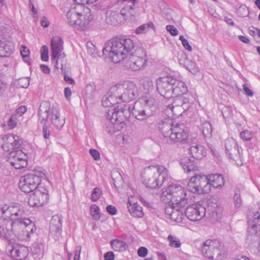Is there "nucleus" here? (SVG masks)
<instances>
[{
    "label": "nucleus",
    "mask_w": 260,
    "mask_h": 260,
    "mask_svg": "<svg viewBox=\"0 0 260 260\" xmlns=\"http://www.w3.org/2000/svg\"><path fill=\"white\" fill-rule=\"evenodd\" d=\"M134 48L133 40L129 38H114L109 40L103 49L112 61L118 63L129 56Z\"/></svg>",
    "instance_id": "nucleus-1"
},
{
    "label": "nucleus",
    "mask_w": 260,
    "mask_h": 260,
    "mask_svg": "<svg viewBox=\"0 0 260 260\" xmlns=\"http://www.w3.org/2000/svg\"><path fill=\"white\" fill-rule=\"evenodd\" d=\"M161 200L167 206L184 207L187 203L185 188L181 185H170L162 192Z\"/></svg>",
    "instance_id": "nucleus-2"
},
{
    "label": "nucleus",
    "mask_w": 260,
    "mask_h": 260,
    "mask_svg": "<svg viewBox=\"0 0 260 260\" xmlns=\"http://www.w3.org/2000/svg\"><path fill=\"white\" fill-rule=\"evenodd\" d=\"M201 252L204 257L210 260H223L228 253L221 242L215 239H208L203 243Z\"/></svg>",
    "instance_id": "nucleus-3"
},
{
    "label": "nucleus",
    "mask_w": 260,
    "mask_h": 260,
    "mask_svg": "<svg viewBox=\"0 0 260 260\" xmlns=\"http://www.w3.org/2000/svg\"><path fill=\"white\" fill-rule=\"evenodd\" d=\"M145 173L152 176L147 182V186L151 188L159 187L162 185L168 177L167 169L162 166H150L144 169Z\"/></svg>",
    "instance_id": "nucleus-4"
},
{
    "label": "nucleus",
    "mask_w": 260,
    "mask_h": 260,
    "mask_svg": "<svg viewBox=\"0 0 260 260\" xmlns=\"http://www.w3.org/2000/svg\"><path fill=\"white\" fill-rule=\"evenodd\" d=\"M161 133L174 142H186L189 138L188 129L183 124H173L171 128L164 125L161 127Z\"/></svg>",
    "instance_id": "nucleus-5"
},
{
    "label": "nucleus",
    "mask_w": 260,
    "mask_h": 260,
    "mask_svg": "<svg viewBox=\"0 0 260 260\" xmlns=\"http://www.w3.org/2000/svg\"><path fill=\"white\" fill-rule=\"evenodd\" d=\"M44 173L38 172L37 174H29L21 177L19 182L20 189L23 192L28 193L37 189L39 186L44 184L43 181Z\"/></svg>",
    "instance_id": "nucleus-6"
},
{
    "label": "nucleus",
    "mask_w": 260,
    "mask_h": 260,
    "mask_svg": "<svg viewBox=\"0 0 260 260\" xmlns=\"http://www.w3.org/2000/svg\"><path fill=\"white\" fill-rule=\"evenodd\" d=\"M207 175L197 174L190 178L187 186L188 191L198 194L207 193L210 191Z\"/></svg>",
    "instance_id": "nucleus-7"
},
{
    "label": "nucleus",
    "mask_w": 260,
    "mask_h": 260,
    "mask_svg": "<svg viewBox=\"0 0 260 260\" xmlns=\"http://www.w3.org/2000/svg\"><path fill=\"white\" fill-rule=\"evenodd\" d=\"M123 87L121 85L114 86L111 88L109 92L102 100V105L106 107L114 106L115 108L120 107V105L124 106L123 103L125 101L123 99L121 91Z\"/></svg>",
    "instance_id": "nucleus-8"
},
{
    "label": "nucleus",
    "mask_w": 260,
    "mask_h": 260,
    "mask_svg": "<svg viewBox=\"0 0 260 260\" xmlns=\"http://www.w3.org/2000/svg\"><path fill=\"white\" fill-rule=\"evenodd\" d=\"M49 199L47 186L43 184L41 186H39V187L30 194L28 204L31 207H41L46 205L49 202Z\"/></svg>",
    "instance_id": "nucleus-9"
},
{
    "label": "nucleus",
    "mask_w": 260,
    "mask_h": 260,
    "mask_svg": "<svg viewBox=\"0 0 260 260\" xmlns=\"http://www.w3.org/2000/svg\"><path fill=\"white\" fill-rule=\"evenodd\" d=\"M127 66L132 70L138 71L144 68L147 62L146 51L143 49H138L129 54Z\"/></svg>",
    "instance_id": "nucleus-10"
},
{
    "label": "nucleus",
    "mask_w": 260,
    "mask_h": 260,
    "mask_svg": "<svg viewBox=\"0 0 260 260\" xmlns=\"http://www.w3.org/2000/svg\"><path fill=\"white\" fill-rule=\"evenodd\" d=\"M12 228L19 238L25 239L34 232L35 226L29 219L24 218L18 221H14L12 223Z\"/></svg>",
    "instance_id": "nucleus-11"
},
{
    "label": "nucleus",
    "mask_w": 260,
    "mask_h": 260,
    "mask_svg": "<svg viewBox=\"0 0 260 260\" xmlns=\"http://www.w3.org/2000/svg\"><path fill=\"white\" fill-rule=\"evenodd\" d=\"M175 83V79L167 76L160 77L157 80V90L160 95L166 98L172 97V86Z\"/></svg>",
    "instance_id": "nucleus-12"
},
{
    "label": "nucleus",
    "mask_w": 260,
    "mask_h": 260,
    "mask_svg": "<svg viewBox=\"0 0 260 260\" xmlns=\"http://www.w3.org/2000/svg\"><path fill=\"white\" fill-rule=\"evenodd\" d=\"M8 161L16 169L26 167L28 164V156L22 150L12 151L10 152Z\"/></svg>",
    "instance_id": "nucleus-13"
},
{
    "label": "nucleus",
    "mask_w": 260,
    "mask_h": 260,
    "mask_svg": "<svg viewBox=\"0 0 260 260\" xmlns=\"http://www.w3.org/2000/svg\"><path fill=\"white\" fill-rule=\"evenodd\" d=\"M206 209L199 203L188 206L185 210V215L188 219L191 221H198L201 219L205 215Z\"/></svg>",
    "instance_id": "nucleus-14"
},
{
    "label": "nucleus",
    "mask_w": 260,
    "mask_h": 260,
    "mask_svg": "<svg viewBox=\"0 0 260 260\" xmlns=\"http://www.w3.org/2000/svg\"><path fill=\"white\" fill-rule=\"evenodd\" d=\"M154 101L146 97L137 101L134 106L135 114L137 116H145L146 112L153 105Z\"/></svg>",
    "instance_id": "nucleus-15"
},
{
    "label": "nucleus",
    "mask_w": 260,
    "mask_h": 260,
    "mask_svg": "<svg viewBox=\"0 0 260 260\" xmlns=\"http://www.w3.org/2000/svg\"><path fill=\"white\" fill-rule=\"evenodd\" d=\"M2 210L4 214L6 213V216L14 221L22 220L24 215V210L20 205H10L7 207L6 209L3 207Z\"/></svg>",
    "instance_id": "nucleus-16"
},
{
    "label": "nucleus",
    "mask_w": 260,
    "mask_h": 260,
    "mask_svg": "<svg viewBox=\"0 0 260 260\" xmlns=\"http://www.w3.org/2000/svg\"><path fill=\"white\" fill-rule=\"evenodd\" d=\"M51 58L52 60L56 59V66L58 65L59 57L61 56V52L63 50V41L58 36H54L51 41Z\"/></svg>",
    "instance_id": "nucleus-17"
},
{
    "label": "nucleus",
    "mask_w": 260,
    "mask_h": 260,
    "mask_svg": "<svg viewBox=\"0 0 260 260\" xmlns=\"http://www.w3.org/2000/svg\"><path fill=\"white\" fill-rule=\"evenodd\" d=\"M20 146V140L17 136L8 135L3 138L2 148L6 151L19 148Z\"/></svg>",
    "instance_id": "nucleus-18"
},
{
    "label": "nucleus",
    "mask_w": 260,
    "mask_h": 260,
    "mask_svg": "<svg viewBox=\"0 0 260 260\" xmlns=\"http://www.w3.org/2000/svg\"><path fill=\"white\" fill-rule=\"evenodd\" d=\"M127 208L131 215L134 217L140 218L144 215L142 207L138 205L137 198L133 196L128 197Z\"/></svg>",
    "instance_id": "nucleus-19"
},
{
    "label": "nucleus",
    "mask_w": 260,
    "mask_h": 260,
    "mask_svg": "<svg viewBox=\"0 0 260 260\" xmlns=\"http://www.w3.org/2000/svg\"><path fill=\"white\" fill-rule=\"evenodd\" d=\"M124 106L120 105V107L115 108L114 109L109 110L107 113L108 119L113 123L120 124L124 121L123 113Z\"/></svg>",
    "instance_id": "nucleus-20"
},
{
    "label": "nucleus",
    "mask_w": 260,
    "mask_h": 260,
    "mask_svg": "<svg viewBox=\"0 0 260 260\" xmlns=\"http://www.w3.org/2000/svg\"><path fill=\"white\" fill-rule=\"evenodd\" d=\"M183 208L167 206L165 209V213L171 220L179 222L182 220V213L180 210Z\"/></svg>",
    "instance_id": "nucleus-21"
},
{
    "label": "nucleus",
    "mask_w": 260,
    "mask_h": 260,
    "mask_svg": "<svg viewBox=\"0 0 260 260\" xmlns=\"http://www.w3.org/2000/svg\"><path fill=\"white\" fill-rule=\"evenodd\" d=\"M28 252V250L26 247L18 244L13 245L11 250V256L14 258H19L20 259L26 257Z\"/></svg>",
    "instance_id": "nucleus-22"
},
{
    "label": "nucleus",
    "mask_w": 260,
    "mask_h": 260,
    "mask_svg": "<svg viewBox=\"0 0 260 260\" xmlns=\"http://www.w3.org/2000/svg\"><path fill=\"white\" fill-rule=\"evenodd\" d=\"M187 88L184 82L177 81L175 79V83L172 86V96L174 95L177 99L187 92Z\"/></svg>",
    "instance_id": "nucleus-23"
},
{
    "label": "nucleus",
    "mask_w": 260,
    "mask_h": 260,
    "mask_svg": "<svg viewBox=\"0 0 260 260\" xmlns=\"http://www.w3.org/2000/svg\"><path fill=\"white\" fill-rule=\"evenodd\" d=\"M208 179V184L210 187L213 186L214 188H220L223 186L224 184V179L222 175L219 174H210L207 175Z\"/></svg>",
    "instance_id": "nucleus-24"
},
{
    "label": "nucleus",
    "mask_w": 260,
    "mask_h": 260,
    "mask_svg": "<svg viewBox=\"0 0 260 260\" xmlns=\"http://www.w3.org/2000/svg\"><path fill=\"white\" fill-rule=\"evenodd\" d=\"M181 165L187 173L197 171L198 167L194 159L184 156L181 159Z\"/></svg>",
    "instance_id": "nucleus-25"
},
{
    "label": "nucleus",
    "mask_w": 260,
    "mask_h": 260,
    "mask_svg": "<svg viewBox=\"0 0 260 260\" xmlns=\"http://www.w3.org/2000/svg\"><path fill=\"white\" fill-rule=\"evenodd\" d=\"M110 246L113 250L116 252H123L126 250L127 244L121 240L115 239L110 241Z\"/></svg>",
    "instance_id": "nucleus-26"
},
{
    "label": "nucleus",
    "mask_w": 260,
    "mask_h": 260,
    "mask_svg": "<svg viewBox=\"0 0 260 260\" xmlns=\"http://www.w3.org/2000/svg\"><path fill=\"white\" fill-rule=\"evenodd\" d=\"M192 159H200L206 154L205 148L202 145L192 146L190 148Z\"/></svg>",
    "instance_id": "nucleus-27"
},
{
    "label": "nucleus",
    "mask_w": 260,
    "mask_h": 260,
    "mask_svg": "<svg viewBox=\"0 0 260 260\" xmlns=\"http://www.w3.org/2000/svg\"><path fill=\"white\" fill-rule=\"evenodd\" d=\"M62 221L58 216H54L50 221V229L55 232L59 233L61 231Z\"/></svg>",
    "instance_id": "nucleus-28"
},
{
    "label": "nucleus",
    "mask_w": 260,
    "mask_h": 260,
    "mask_svg": "<svg viewBox=\"0 0 260 260\" xmlns=\"http://www.w3.org/2000/svg\"><path fill=\"white\" fill-rule=\"evenodd\" d=\"M225 148L226 151L231 154L237 150V143L234 139L228 138L225 141Z\"/></svg>",
    "instance_id": "nucleus-29"
},
{
    "label": "nucleus",
    "mask_w": 260,
    "mask_h": 260,
    "mask_svg": "<svg viewBox=\"0 0 260 260\" xmlns=\"http://www.w3.org/2000/svg\"><path fill=\"white\" fill-rule=\"evenodd\" d=\"M167 240L169 245L172 248H178L181 246V242L179 239L173 235H169L168 236Z\"/></svg>",
    "instance_id": "nucleus-30"
},
{
    "label": "nucleus",
    "mask_w": 260,
    "mask_h": 260,
    "mask_svg": "<svg viewBox=\"0 0 260 260\" xmlns=\"http://www.w3.org/2000/svg\"><path fill=\"white\" fill-rule=\"evenodd\" d=\"M90 213L93 219L98 220L100 219L101 214L100 208L96 205L93 204L91 205L90 207Z\"/></svg>",
    "instance_id": "nucleus-31"
},
{
    "label": "nucleus",
    "mask_w": 260,
    "mask_h": 260,
    "mask_svg": "<svg viewBox=\"0 0 260 260\" xmlns=\"http://www.w3.org/2000/svg\"><path fill=\"white\" fill-rule=\"evenodd\" d=\"M133 5L126 6L123 7L121 11V14L124 17H131L135 14V10Z\"/></svg>",
    "instance_id": "nucleus-32"
},
{
    "label": "nucleus",
    "mask_w": 260,
    "mask_h": 260,
    "mask_svg": "<svg viewBox=\"0 0 260 260\" xmlns=\"http://www.w3.org/2000/svg\"><path fill=\"white\" fill-rule=\"evenodd\" d=\"M52 123L57 127L61 126L64 124L63 120L60 118L58 111H56L52 114Z\"/></svg>",
    "instance_id": "nucleus-33"
},
{
    "label": "nucleus",
    "mask_w": 260,
    "mask_h": 260,
    "mask_svg": "<svg viewBox=\"0 0 260 260\" xmlns=\"http://www.w3.org/2000/svg\"><path fill=\"white\" fill-rule=\"evenodd\" d=\"M150 27H154V25L152 22L149 23L148 24H144L138 27L136 29V34L139 35L141 34L145 33L147 31Z\"/></svg>",
    "instance_id": "nucleus-34"
},
{
    "label": "nucleus",
    "mask_w": 260,
    "mask_h": 260,
    "mask_svg": "<svg viewBox=\"0 0 260 260\" xmlns=\"http://www.w3.org/2000/svg\"><path fill=\"white\" fill-rule=\"evenodd\" d=\"M202 132L205 137H209L211 135L212 128L209 122H205L202 125Z\"/></svg>",
    "instance_id": "nucleus-35"
},
{
    "label": "nucleus",
    "mask_w": 260,
    "mask_h": 260,
    "mask_svg": "<svg viewBox=\"0 0 260 260\" xmlns=\"http://www.w3.org/2000/svg\"><path fill=\"white\" fill-rule=\"evenodd\" d=\"M240 137L243 141H248L252 139L253 134L248 130H245L240 133Z\"/></svg>",
    "instance_id": "nucleus-36"
},
{
    "label": "nucleus",
    "mask_w": 260,
    "mask_h": 260,
    "mask_svg": "<svg viewBox=\"0 0 260 260\" xmlns=\"http://www.w3.org/2000/svg\"><path fill=\"white\" fill-rule=\"evenodd\" d=\"M102 191L99 188L96 187L93 189L91 194V199L93 202H96L101 197Z\"/></svg>",
    "instance_id": "nucleus-37"
},
{
    "label": "nucleus",
    "mask_w": 260,
    "mask_h": 260,
    "mask_svg": "<svg viewBox=\"0 0 260 260\" xmlns=\"http://www.w3.org/2000/svg\"><path fill=\"white\" fill-rule=\"evenodd\" d=\"M12 52L7 45L0 46V57H7Z\"/></svg>",
    "instance_id": "nucleus-38"
},
{
    "label": "nucleus",
    "mask_w": 260,
    "mask_h": 260,
    "mask_svg": "<svg viewBox=\"0 0 260 260\" xmlns=\"http://www.w3.org/2000/svg\"><path fill=\"white\" fill-rule=\"evenodd\" d=\"M41 57L43 61H47L48 60V48L47 46H43L41 49Z\"/></svg>",
    "instance_id": "nucleus-39"
},
{
    "label": "nucleus",
    "mask_w": 260,
    "mask_h": 260,
    "mask_svg": "<svg viewBox=\"0 0 260 260\" xmlns=\"http://www.w3.org/2000/svg\"><path fill=\"white\" fill-rule=\"evenodd\" d=\"M20 54L23 59L29 57L30 54L29 49L25 45H22L20 48Z\"/></svg>",
    "instance_id": "nucleus-40"
},
{
    "label": "nucleus",
    "mask_w": 260,
    "mask_h": 260,
    "mask_svg": "<svg viewBox=\"0 0 260 260\" xmlns=\"http://www.w3.org/2000/svg\"><path fill=\"white\" fill-rule=\"evenodd\" d=\"M249 34L253 38L258 39V42H260V29L255 27H251L249 28Z\"/></svg>",
    "instance_id": "nucleus-41"
},
{
    "label": "nucleus",
    "mask_w": 260,
    "mask_h": 260,
    "mask_svg": "<svg viewBox=\"0 0 260 260\" xmlns=\"http://www.w3.org/2000/svg\"><path fill=\"white\" fill-rule=\"evenodd\" d=\"M254 224L252 225V229L255 231L256 233L260 235V217L254 220Z\"/></svg>",
    "instance_id": "nucleus-42"
},
{
    "label": "nucleus",
    "mask_w": 260,
    "mask_h": 260,
    "mask_svg": "<svg viewBox=\"0 0 260 260\" xmlns=\"http://www.w3.org/2000/svg\"><path fill=\"white\" fill-rule=\"evenodd\" d=\"M17 119L16 115L12 116L8 121V125L10 128L13 129L17 126Z\"/></svg>",
    "instance_id": "nucleus-43"
},
{
    "label": "nucleus",
    "mask_w": 260,
    "mask_h": 260,
    "mask_svg": "<svg viewBox=\"0 0 260 260\" xmlns=\"http://www.w3.org/2000/svg\"><path fill=\"white\" fill-rule=\"evenodd\" d=\"M179 40L181 41L182 45L185 48V49L189 51H191V46L189 45L188 41L185 39L183 36H180L179 37Z\"/></svg>",
    "instance_id": "nucleus-44"
},
{
    "label": "nucleus",
    "mask_w": 260,
    "mask_h": 260,
    "mask_svg": "<svg viewBox=\"0 0 260 260\" xmlns=\"http://www.w3.org/2000/svg\"><path fill=\"white\" fill-rule=\"evenodd\" d=\"M137 86L135 84L133 83H129L127 85V92L131 93L133 97L135 95V93L137 91Z\"/></svg>",
    "instance_id": "nucleus-45"
},
{
    "label": "nucleus",
    "mask_w": 260,
    "mask_h": 260,
    "mask_svg": "<svg viewBox=\"0 0 260 260\" xmlns=\"http://www.w3.org/2000/svg\"><path fill=\"white\" fill-rule=\"evenodd\" d=\"M0 235L4 237L8 238L10 235L9 231L5 225L0 226Z\"/></svg>",
    "instance_id": "nucleus-46"
},
{
    "label": "nucleus",
    "mask_w": 260,
    "mask_h": 260,
    "mask_svg": "<svg viewBox=\"0 0 260 260\" xmlns=\"http://www.w3.org/2000/svg\"><path fill=\"white\" fill-rule=\"evenodd\" d=\"M166 29L172 36H175L178 34L177 29L173 25H167L166 26Z\"/></svg>",
    "instance_id": "nucleus-47"
},
{
    "label": "nucleus",
    "mask_w": 260,
    "mask_h": 260,
    "mask_svg": "<svg viewBox=\"0 0 260 260\" xmlns=\"http://www.w3.org/2000/svg\"><path fill=\"white\" fill-rule=\"evenodd\" d=\"M148 253V250L146 247H141L138 250V255L140 257H145Z\"/></svg>",
    "instance_id": "nucleus-48"
},
{
    "label": "nucleus",
    "mask_w": 260,
    "mask_h": 260,
    "mask_svg": "<svg viewBox=\"0 0 260 260\" xmlns=\"http://www.w3.org/2000/svg\"><path fill=\"white\" fill-rule=\"evenodd\" d=\"M90 154L92 155V156L94 158L95 160H99L100 158V153L99 152L94 149H91L89 150Z\"/></svg>",
    "instance_id": "nucleus-49"
},
{
    "label": "nucleus",
    "mask_w": 260,
    "mask_h": 260,
    "mask_svg": "<svg viewBox=\"0 0 260 260\" xmlns=\"http://www.w3.org/2000/svg\"><path fill=\"white\" fill-rule=\"evenodd\" d=\"M27 110L26 107L24 106H20L16 110V114L18 116H21Z\"/></svg>",
    "instance_id": "nucleus-50"
},
{
    "label": "nucleus",
    "mask_w": 260,
    "mask_h": 260,
    "mask_svg": "<svg viewBox=\"0 0 260 260\" xmlns=\"http://www.w3.org/2000/svg\"><path fill=\"white\" fill-rule=\"evenodd\" d=\"M107 211L111 215H115L117 213L116 208L112 205H108L106 207Z\"/></svg>",
    "instance_id": "nucleus-51"
},
{
    "label": "nucleus",
    "mask_w": 260,
    "mask_h": 260,
    "mask_svg": "<svg viewBox=\"0 0 260 260\" xmlns=\"http://www.w3.org/2000/svg\"><path fill=\"white\" fill-rule=\"evenodd\" d=\"M114 257L115 255L112 251L107 252L104 255L105 260H114Z\"/></svg>",
    "instance_id": "nucleus-52"
},
{
    "label": "nucleus",
    "mask_w": 260,
    "mask_h": 260,
    "mask_svg": "<svg viewBox=\"0 0 260 260\" xmlns=\"http://www.w3.org/2000/svg\"><path fill=\"white\" fill-rule=\"evenodd\" d=\"M18 82L19 85L23 88H26L28 85V80L26 78L20 79Z\"/></svg>",
    "instance_id": "nucleus-53"
},
{
    "label": "nucleus",
    "mask_w": 260,
    "mask_h": 260,
    "mask_svg": "<svg viewBox=\"0 0 260 260\" xmlns=\"http://www.w3.org/2000/svg\"><path fill=\"white\" fill-rule=\"evenodd\" d=\"M64 95L67 100H70L71 96L72 95V90L69 87H66L64 88Z\"/></svg>",
    "instance_id": "nucleus-54"
},
{
    "label": "nucleus",
    "mask_w": 260,
    "mask_h": 260,
    "mask_svg": "<svg viewBox=\"0 0 260 260\" xmlns=\"http://www.w3.org/2000/svg\"><path fill=\"white\" fill-rule=\"evenodd\" d=\"M40 68L42 72L46 74H49L50 72V68L46 65L41 64L40 66Z\"/></svg>",
    "instance_id": "nucleus-55"
},
{
    "label": "nucleus",
    "mask_w": 260,
    "mask_h": 260,
    "mask_svg": "<svg viewBox=\"0 0 260 260\" xmlns=\"http://www.w3.org/2000/svg\"><path fill=\"white\" fill-rule=\"evenodd\" d=\"M81 249V247H77V249L75 251V252L74 260H80Z\"/></svg>",
    "instance_id": "nucleus-56"
},
{
    "label": "nucleus",
    "mask_w": 260,
    "mask_h": 260,
    "mask_svg": "<svg viewBox=\"0 0 260 260\" xmlns=\"http://www.w3.org/2000/svg\"><path fill=\"white\" fill-rule=\"evenodd\" d=\"M238 38L241 41L244 43L248 44L250 42V40L246 36L240 35L238 36Z\"/></svg>",
    "instance_id": "nucleus-57"
},
{
    "label": "nucleus",
    "mask_w": 260,
    "mask_h": 260,
    "mask_svg": "<svg viewBox=\"0 0 260 260\" xmlns=\"http://www.w3.org/2000/svg\"><path fill=\"white\" fill-rule=\"evenodd\" d=\"M243 90L248 96H252L253 95L252 91L245 85H243Z\"/></svg>",
    "instance_id": "nucleus-58"
},
{
    "label": "nucleus",
    "mask_w": 260,
    "mask_h": 260,
    "mask_svg": "<svg viewBox=\"0 0 260 260\" xmlns=\"http://www.w3.org/2000/svg\"><path fill=\"white\" fill-rule=\"evenodd\" d=\"M49 24V22L47 20L46 18L43 17L41 20V25L44 27H47L48 26Z\"/></svg>",
    "instance_id": "nucleus-59"
},
{
    "label": "nucleus",
    "mask_w": 260,
    "mask_h": 260,
    "mask_svg": "<svg viewBox=\"0 0 260 260\" xmlns=\"http://www.w3.org/2000/svg\"><path fill=\"white\" fill-rule=\"evenodd\" d=\"M64 80L68 83H70V84H74V80L71 78L70 77V76H68L67 75H66L64 76Z\"/></svg>",
    "instance_id": "nucleus-60"
},
{
    "label": "nucleus",
    "mask_w": 260,
    "mask_h": 260,
    "mask_svg": "<svg viewBox=\"0 0 260 260\" xmlns=\"http://www.w3.org/2000/svg\"><path fill=\"white\" fill-rule=\"evenodd\" d=\"M29 2H31V0H29ZM29 7L30 8L31 11L34 13V14H37V11L36 10L34 5L30 3Z\"/></svg>",
    "instance_id": "nucleus-61"
},
{
    "label": "nucleus",
    "mask_w": 260,
    "mask_h": 260,
    "mask_svg": "<svg viewBox=\"0 0 260 260\" xmlns=\"http://www.w3.org/2000/svg\"><path fill=\"white\" fill-rule=\"evenodd\" d=\"M43 134L45 139H48L49 137V134L47 133V130L46 128H43Z\"/></svg>",
    "instance_id": "nucleus-62"
},
{
    "label": "nucleus",
    "mask_w": 260,
    "mask_h": 260,
    "mask_svg": "<svg viewBox=\"0 0 260 260\" xmlns=\"http://www.w3.org/2000/svg\"><path fill=\"white\" fill-rule=\"evenodd\" d=\"M211 151H212V152L213 154L215 156H218L219 155V153L218 151H216V150H215V149H214V148H211Z\"/></svg>",
    "instance_id": "nucleus-63"
},
{
    "label": "nucleus",
    "mask_w": 260,
    "mask_h": 260,
    "mask_svg": "<svg viewBox=\"0 0 260 260\" xmlns=\"http://www.w3.org/2000/svg\"><path fill=\"white\" fill-rule=\"evenodd\" d=\"M236 260H250L249 258L246 256H240L236 258Z\"/></svg>",
    "instance_id": "nucleus-64"
}]
</instances>
